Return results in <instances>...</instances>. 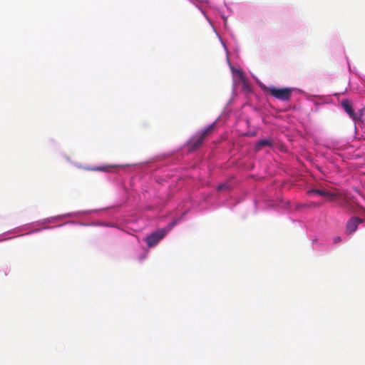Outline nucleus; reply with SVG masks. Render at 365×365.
<instances>
[{
    "label": "nucleus",
    "mask_w": 365,
    "mask_h": 365,
    "mask_svg": "<svg viewBox=\"0 0 365 365\" xmlns=\"http://www.w3.org/2000/svg\"><path fill=\"white\" fill-rule=\"evenodd\" d=\"M215 128V123H213L206 128L199 135L192 138L189 142V150L194 151L200 148L205 139L213 133Z\"/></svg>",
    "instance_id": "f257e3e1"
},
{
    "label": "nucleus",
    "mask_w": 365,
    "mask_h": 365,
    "mask_svg": "<svg viewBox=\"0 0 365 365\" xmlns=\"http://www.w3.org/2000/svg\"><path fill=\"white\" fill-rule=\"evenodd\" d=\"M266 91L275 98L287 101L290 99L293 88H278L276 87H269L267 88Z\"/></svg>",
    "instance_id": "f03ea898"
},
{
    "label": "nucleus",
    "mask_w": 365,
    "mask_h": 365,
    "mask_svg": "<svg viewBox=\"0 0 365 365\" xmlns=\"http://www.w3.org/2000/svg\"><path fill=\"white\" fill-rule=\"evenodd\" d=\"M364 222V220L358 217H351L346 224V233L351 235L356 231L360 224Z\"/></svg>",
    "instance_id": "7ed1b4c3"
},
{
    "label": "nucleus",
    "mask_w": 365,
    "mask_h": 365,
    "mask_svg": "<svg viewBox=\"0 0 365 365\" xmlns=\"http://www.w3.org/2000/svg\"><path fill=\"white\" fill-rule=\"evenodd\" d=\"M165 232L163 230H159L156 232H153L146 238V242L149 247H152L156 245L160 240H161L165 236Z\"/></svg>",
    "instance_id": "20e7f679"
},
{
    "label": "nucleus",
    "mask_w": 365,
    "mask_h": 365,
    "mask_svg": "<svg viewBox=\"0 0 365 365\" xmlns=\"http://www.w3.org/2000/svg\"><path fill=\"white\" fill-rule=\"evenodd\" d=\"M307 194L309 195H312V194H316L320 196L324 197H329L331 199H334L335 197H336V195L333 192H330L327 190H319V189H311L307 191Z\"/></svg>",
    "instance_id": "39448f33"
},
{
    "label": "nucleus",
    "mask_w": 365,
    "mask_h": 365,
    "mask_svg": "<svg viewBox=\"0 0 365 365\" xmlns=\"http://www.w3.org/2000/svg\"><path fill=\"white\" fill-rule=\"evenodd\" d=\"M274 141L271 138L263 139L257 143L255 150L256 152H258L264 147H272Z\"/></svg>",
    "instance_id": "423d86ee"
},
{
    "label": "nucleus",
    "mask_w": 365,
    "mask_h": 365,
    "mask_svg": "<svg viewBox=\"0 0 365 365\" xmlns=\"http://www.w3.org/2000/svg\"><path fill=\"white\" fill-rule=\"evenodd\" d=\"M341 106L343 107L344 110L347 113V114L351 117L354 118L355 115V113L354 109L352 108L351 102L349 100H344L341 101Z\"/></svg>",
    "instance_id": "0eeeda50"
},
{
    "label": "nucleus",
    "mask_w": 365,
    "mask_h": 365,
    "mask_svg": "<svg viewBox=\"0 0 365 365\" xmlns=\"http://www.w3.org/2000/svg\"><path fill=\"white\" fill-rule=\"evenodd\" d=\"M226 187H227V185L225 184H221V185H218L217 190L219 191H221V190L225 189Z\"/></svg>",
    "instance_id": "6e6552de"
},
{
    "label": "nucleus",
    "mask_w": 365,
    "mask_h": 365,
    "mask_svg": "<svg viewBox=\"0 0 365 365\" xmlns=\"http://www.w3.org/2000/svg\"><path fill=\"white\" fill-rule=\"evenodd\" d=\"M341 239L340 237H336L334 239V243H338V242H341Z\"/></svg>",
    "instance_id": "1a4fd4ad"
},
{
    "label": "nucleus",
    "mask_w": 365,
    "mask_h": 365,
    "mask_svg": "<svg viewBox=\"0 0 365 365\" xmlns=\"http://www.w3.org/2000/svg\"><path fill=\"white\" fill-rule=\"evenodd\" d=\"M346 202H347L345 200L344 202H343L340 203V205H341V206H343V207H344V206H346Z\"/></svg>",
    "instance_id": "9d476101"
},
{
    "label": "nucleus",
    "mask_w": 365,
    "mask_h": 365,
    "mask_svg": "<svg viewBox=\"0 0 365 365\" xmlns=\"http://www.w3.org/2000/svg\"><path fill=\"white\" fill-rule=\"evenodd\" d=\"M96 170H104V168H98L95 169Z\"/></svg>",
    "instance_id": "9b49d317"
},
{
    "label": "nucleus",
    "mask_w": 365,
    "mask_h": 365,
    "mask_svg": "<svg viewBox=\"0 0 365 365\" xmlns=\"http://www.w3.org/2000/svg\"><path fill=\"white\" fill-rule=\"evenodd\" d=\"M175 223H176L175 222H173V224H172V225H173H173H175Z\"/></svg>",
    "instance_id": "f8f14e48"
}]
</instances>
